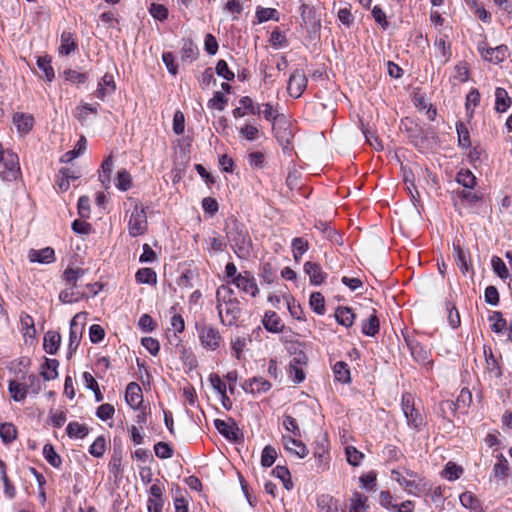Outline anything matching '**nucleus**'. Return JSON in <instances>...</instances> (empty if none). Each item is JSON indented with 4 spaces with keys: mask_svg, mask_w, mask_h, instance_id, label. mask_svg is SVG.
<instances>
[{
    "mask_svg": "<svg viewBox=\"0 0 512 512\" xmlns=\"http://www.w3.org/2000/svg\"><path fill=\"white\" fill-rule=\"evenodd\" d=\"M216 301L220 322L226 326L236 324L241 315L240 302L229 284H223L218 287Z\"/></svg>",
    "mask_w": 512,
    "mask_h": 512,
    "instance_id": "obj_1",
    "label": "nucleus"
},
{
    "mask_svg": "<svg viewBox=\"0 0 512 512\" xmlns=\"http://www.w3.org/2000/svg\"><path fill=\"white\" fill-rule=\"evenodd\" d=\"M0 164L4 169L0 171V178L5 182H11L21 177L19 158L16 153L4 149L0 143Z\"/></svg>",
    "mask_w": 512,
    "mask_h": 512,
    "instance_id": "obj_2",
    "label": "nucleus"
},
{
    "mask_svg": "<svg viewBox=\"0 0 512 512\" xmlns=\"http://www.w3.org/2000/svg\"><path fill=\"white\" fill-rule=\"evenodd\" d=\"M133 209L128 221V233L131 237L143 235L147 231L148 222L144 205L134 200L132 201Z\"/></svg>",
    "mask_w": 512,
    "mask_h": 512,
    "instance_id": "obj_3",
    "label": "nucleus"
},
{
    "mask_svg": "<svg viewBox=\"0 0 512 512\" xmlns=\"http://www.w3.org/2000/svg\"><path fill=\"white\" fill-rule=\"evenodd\" d=\"M196 330L199 342L205 350L215 351L221 346L223 338L218 328L211 324L202 323L196 324Z\"/></svg>",
    "mask_w": 512,
    "mask_h": 512,
    "instance_id": "obj_4",
    "label": "nucleus"
},
{
    "mask_svg": "<svg viewBox=\"0 0 512 512\" xmlns=\"http://www.w3.org/2000/svg\"><path fill=\"white\" fill-rule=\"evenodd\" d=\"M401 406L402 411L407 419L408 425L415 429H419L423 424V417L420 414V412L414 407L413 397L411 394H403Z\"/></svg>",
    "mask_w": 512,
    "mask_h": 512,
    "instance_id": "obj_5",
    "label": "nucleus"
},
{
    "mask_svg": "<svg viewBox=\"0 0 512 512\" xmlns=\"http://www.w3.org/2000/svg\"><path fill=\"white\" fill-rule=\"evenodd\" d=\"M230 283L234 284L241 292L251 297H256L260 292L255 277L249 271L239 273Z\"/></svg>",
    "mask_w": 512,
    "mask_h": 512,
    "instance_id": "obj_6",
    "label": "nucleus"
},
{
    "mask_svg": "<svg viewBox=\"0 0 512 512\" xmlns=\"http://www.w3.org/2000/svg\"><path fill=\"white\" fill-rule=\"evenodd\" d=\"M406 343L415 361L431 369L433 360L430 359V351L414 338H406Z\"/></svg>",
    "mask_w": 512,
    "mask_h": 512,
    "instance_id": "obj_7",
    "label": "nucleus"
},
{
    "mask_svg": "<svg viewBox=\"0 0 512 512\" xmlns=\"http://www.w3.org/2000/svg\"><path fill=\"white\" fill-rule=\"evenodd\" d=\"M83 319V314H76L70 323V332H69V343H68V352L69 355H72L73 352L78 348L83 330L84 324L81 321Z\"/></svg>",
    "mask_w": 512,
    "mask_h": 512,
    "instance_id": "obj_8",
    "label": "nucleus"
},
{
    "mask_svg": "<svg viewBox=\"0 0 512 512\" xmlns=\"http://www.w3.org/2000/svg\"><path fill=\"white\" fill-rule=\"evenodd\" d=\"M307 86V78L302 69H296L289 77L287 91L291 97L299 98Z\"/></svg>",
    "mask_w": 512,
    "mask_h": 512,
    "instance_id": "obj_9",
    "label": "nucleus"
},
{
    "mask_svg": "<svg viewBox=\"0 0 512 512\" xmlns=\"http://www.w3.org/2000/svg\"><path fill=\"white\" fill-rule=\"evenodd\" d=\"M392 479L395 480L408 494L418 496L421 491L420 483L415 479H409L399 470H392Z\"/></svg>",
    "mask_w": 512,
    "mask_h": 512,
    "instance_id": "obj_10",
    "label": "nucleus"
},
{
    "mask_svg": "<svg viewBox=\"0 0 512 512\" xmlns=\"http://www.w3.org/2000/svg\"><path fill=\"white\" fill-rule=\"evenodd\" d=\"M434 55L440 64H446L451 58V45L447 36H440L434 43Z\"/></svg>",
    "mask_w": 512,
    "mask_h": 512,
    "instance_id": "obj_11",
    "label": "nucleus"
},
{
    "mask_svg": "<svg viewBox=\"0 0 512 512\" xmlns=\"http://www.w3.org/2000/svg\"><path fill=\"white\" fill-rule=\"evenodd\" d=\"M282 442H283L285 449L291 455H295L298 458H304L308 455V449L302 441H300L296 438L284 435L282 437Z\"/></svg>",
    "mask_w": 512,
    "mask_h": 512,
    "instance_id": "obj_12",
    "label": "nucleus"
},
{
    "mask_svg": "<svg viewBox=\"0 0 512 512\" xmlns=\"http://www.w3.org/2000/svg\"><path fill=\"white\" fill-rule=\"evenodd\" d=\"M28 259L33 263L50 264L55 261V252L51 247H45L39 250L30 249Z\"/></svg>",
    "mask_w": 512,
    "mask_h": 512,
    "instance_id": "obj_13",
    "label": "nucleus"
},
{
    "mask_svg": "<svg viewBox=\"0 0 512 512\" xmlns=\"http://www.w3.org/2000/svg\"><path fill=\"white\" fill-rule=\"evenodd\" d=\"M125 400L132 409H137L143 402L141 387L136 382L127 385L125 391Z\"/></svg>",
    "mask_w": 512,
    "mask_h": 512,
    "instance_id": "obj_14",
    "label": "nucleus"
},
{
    "mask_svg": "<svg viewBox=\"0 0 512 512\" xmlns=\"http://www.w3.org/2000/svg\"><path fill=\"white\" fill-rule=\"evenodd\" d=\"M264 328L271 333L283 332L285 325L279 315L274 311H266L262 319Z\"/></svg>",
    "mask_w": 512,
    "mask_h": 512,
    "instance_id": "obj_15",
    "label": "nucleus"
},
{
    "mask_svg": "<svg viewBox=\"0 0 512 512\" xmlns=\"http://www.w3.org/2000/svg\"><path fill=\"white\" fill-rule=\"evenodd\" d=\"M115 89L116 84L113 75L106 73L98 84L95 96L100 100H104L107 96H110Z\"/></svg>",
    "mask_w": 512,
    "mask_h": 512,
    "instance_id": "obj_16",
    "label": "nucleus"
},
{
    "mask_svg": "<svg viewBox=\"0 0 512 512\" xmlns=\"http://www.w3.org/2000/svg\"><path fill=\"white\" fill-rule=\"evenodd\" d=\"M271 383L263 377H254L244 384V389L252 394L266 393L271 389Z\"/></svg>",
    "mask_w": 512,
    "mask_h": 512,
    "instance_id": "obj_17",
    "label": "nucleus"
},
{
    "mask_svg": "<svg viewBox=\"0 0 512 512\" xmlns=\"http://www.w3.org/2000/svg\"><path fill=\"white\" fill-rule=\"evenodd\" d=\"M13 123L17 131L24 135L31 131L34 125V117L30 114L15 113L13 115Z\"/></svg>",
    "mask_w": 512,
    "mask_h": 512,
    "instance_id": "obj_18",
    "label": "nucleus"
},
{
    "mask_svg": "<svg viewBox=\"0 0 512 512\" xmlns=\"http://www.w3.org/2000/svg\"><path fill=\"white\" fill-rule=\"evenodd\" d=\"M304 271L309 275L310 282L313 285L322 284L326 278V274L323 272L321 266L314 262H306L304 264Z\"/></svg>",
    "mask_w": 512,
    "mask_h": 512,
    "instance_id": "obj_19",
    "label": "nucleus"
},
{
    "mask_svg": "<svg viewBox=\"0 0 512 512\" xmlns=\"http://www.w3.org/2000/svg\"><path fill=\"white\" fill-rule=\"evenodd\" d=\"M61 335L56 331H48L44 335L43 348L48 354H56L60 347Z\"/></svg>",
    "mask_w": 512,
    "mask_h": 512,
    "instance_id": "obj_20",
    "label": "nucleus"
},
{
    "mask_svg": "<svg viewBox=\"0 0 512 512\" xmlns=\"http://www.w3.org/2000/svg\"><path fill=\"white\" fill-rule=\"evenodd\" d=\"M506 53L507 47L504 45H500L494 48L483 49L481 51V54L485 60L493 62L495 64L502 62L506 57Z\"/></svg>",
    "mask_w": 512,
    "mask_h": 512,
    "instance_id": "obj_21",
    "label": "nucleus"
},
{
    "mask_svg": "<svg viewBox=\"0 0 512 512\" xmlns=\"http://www.w3.org/2000/svg\"><path fill=\"white\" fill-rule=\"evenodd\" d=\"M453 250L456 265L463 274H467L471 267L469 253L463 250L459 245H454Z\"/></svg>",
    "mask_w": 512,
    "mask_h": 512,
    "instance_id": "obj_22",
    "label": "nucleus"
},
{
    "mask_svg": "<svg viewBox=\"0 0 512 512\" xmlns=\"http://www.w3.org/2000/svg\"><path fill=\"white\" fill-rule=\"evenodd\" d=\"M21 331L25 340H34L36 337V329L33 318L26 312L20 314Z\"/></svg>",
    "mask_w": 512,
    "mask_h": 512,
    "instance_id": "obj_23",
    "label": "nucleus"
},
{
    "mask_svg": "<svg viewBox=\"0 0 512 512\" xmlns=\"http://www.w3.org/2000/svg\"><path fill=\"white\" fill-rule=\"evenodd\" d=\"M319 512H345L337 499L323 495L318 500Z\"/></svg>",
    "mask_w": 512,
    "mask_h": 512,
    "instance_id": "obj_24",
    "label": "nucleus"
},
{
    "mask_svg": "<svg viewBox=\"0 0 512 512\" xmlns=\"http://www.w3.org/2000/svg\"><path fill=\"white\" fill-rule=\"evenodd\" d=\"M335 319L338 324L348 328L353 325L355 314L351 308L340 306L335 311Z\"/></svg>",
    "mask_w": 512,
    "mask_h": 512,
    "instance_id": "obj_25",
    "label": "nucleus"
},
{
    "mask_svg": "<svg viewBox=\"0 0 512 512\" xmlns=\"http://www.w3.org/2000/svg\"><path fill=\"white\" fill-rule=\"evenodd\" d=\"M459 500L461 505L471 512H483L479 499L472 492H463Z\"/></svg>",
    "mask_w": 512,
    "mask_h": 512,
    "instance_id": "obj_26",
    "label": "nucleus"
},
{
    "mask_svg": "<svg viewBox=\"0 0 512 512\" xmlns=\"http://www.w3.org/2000/svg\"><path fill=\"white\" fill-rule=\"evenodd\" d=\"M488 321L490 323L491 330L496 334H503L507 330V322L499 311H493L489 315Z\"/></svg>",
    "mask_w": 512,
    "mask_h": 512,
    "instance_id": "obj_27",
    "label": "nucleus"
},
{
    "mask_svg": "<svg viewBox=\"0 0 512 512\" xmlns=\"http://www.w3.org/2000/svg\"><path fill=\"white\" fill-rule=\"evenodd\" d=\"M59 362L56 359L46 358L44 364L41 366L40 374L46 381L55 379L58 376Z\"/></svg>",
    "mask_w": 512,
    "mask_h": 512,
    "instance_id": "obj_28",
    "label": "nucleus"
},
{
    "mask_svg": "<svg viewBox=\"0 0 512 512\" xmlns=\"http://www.w3.org/2000/svg\"><path fill=\"white\" fill-rule=\"evenodd\" d=\"M8 390L11 398L16 402L23 401L28 394L25 384L19 383L16 380L9 381Z\"/></svg>",
    "mask_w": 512,
    "mask_h": 512,
    "instance_id": "obj_29",
    "label": "nucleus"
},
{
    "mask_svg": "<svg viewBox=\"0 0 512 512\" xmlns=\"http://www.w3.org/2000/svg\"><path fill=\"white\" fill-rule=\"evenodd\" d=\"M512 101L504 88L498 87L495 91V109L498 112H505L511 105Z\"/></svg>",
    "mask_w": 512,
    "mask_h": 512,
    "instance_id": "obj_30",
    "label": "nucleus"
},
{
    "mask_svg": "<svg viewBox=\"0 0 512 512\" xmlns=\"http://www.w3.org/2000/svg\"><path fill=\"white\" fill-rule=\"evenodd\" d=\"M493 475L499 480H504L509 475V463L503 454L497 456V462L493 467Z\"/></svg>",
    "mask_w": 512,
    "mask_h": 512,
    "instance_id": "obj_31",
    "label": "nucleus"
},
{
    "mask_svg": "<svg viewBox=\"0 0 512 512\" xmlns=\"http://www.w3.org/2000/svg\"><path fill=\"white\" fill-rule=\"evenodd\" d=\"M67 435L70 438H79L83 439L89 433V428L85 424H80L78 422H70L66 428Z\"/></svg>",
    "mask_w": 512,
    "mask_h": 512,
    "instance_id": "obj_32",
    "label": "nucleus"
},
{
    "mask_svg": "<svg viewBox=\"0 0 512 512\" xmlns=\"http://www.w3.org/2000/svg\"><path fill=\"white\" fill-rule=\"evenodd\" d=\"M367 501L368 498L365 495L355 492L350 499V512H367Z\"/></svg>",
    "mask_w": 512,
    "mask_h": 512,
    "instance_id": "obj_33",
    "label": "nucleus"
},
{
    "mask_svg": "<svg viewBox=\"0 0 512 512\" xmlns=\"http://www.w3.org/2000/svg\"><path fill=\"white\" fill-rule=\"evenodd\" d=\"M333 372L335 375V379L342 383H349L351 380L350 377V369L347 363L343 361H338L335 363L333 367Z\"/></svg>",
    "mask_w": 512,
    "mask_h": 512,
    "instance_id": "obj_34",
    "label": "nucleus"
},
{
    "mask_svg": "<svg viewBox=\"0 0 512 512\" xmlns=\"http://www.w3.org/2000/svg\"><path fill=\"white\" fill-rule=\"evenodd\" d=\"M214 425L218 432L222 434L224 437H226L229 440H234L237 438L236 429L234 426L224 420L216 419L214 421Z\"/></svg>",
    "mask_w": 512,
    "mask_h": 512,
    "instance_id": "obj_35",
    "label": "nucleus"
},
{
    "mask_svg": "<svg viewBox=\"0 0 512 512\" xmlns=\"http://www.w3.org/2000/svg\"><path fill=\"white\" fill-rule=\"evenodd\" d=\"M77 48V44L73 39L70 32H63L61 35V45L59 46V53L69 55Z\"/></svg>",
    "mask_w": 512,
    "mask_h": 512,
    "instance_id": "obj_36",
    "label": "nucleus"
},
{
    "mask_svg": "<svg viewBox=\"0 0 512 512\" xmlns=\"http://www.w3.org/2000/svg\"><path fill=\"white\" fill-rule=\"evenodd\" d=\"M379 332V320L375 313L371 314L362 324V333L375 336Z\"/></svg>",
    "mask_w": 512,
    "mask_h": 512,
    "instance_id": "obj_37",
    "label": "nucleus"
},
{
    "mask_svg": "<svg viewBox=\"0 0 512 512\" xmlns=\"http://www.w3.org/2000/svg\"><path fill=\"white\" fill-rule=\"evenodd\" d=\"M76 287L77 286L71 285L70 288L61 291L59 294L60 301L66 304H71L79 301L84 296V294L79 291H76Z\"/></svg>",
    "mask_w": 512,
    "mask_h": 512,
    "instance_id": "obj_38",
    "label": "nucleus"
},
{
    "mask_svg": "<svg viewBox=\"0 0 512 512\" xmlns=\"http://www.w3.org/2000/svg\"><path fill=\"white\" fill-rule=\"evenodd\" d=\"M112 170H113V159H112V156H109L108 158H106L103 161V163L101 165V171L99 174V179L105 188L109 187L110 174H111Z\"/></svg>",
    "mask_w": 512,
    "mask_h": 512,
    "instance_id": "obj_39",
    "label": "nucleus"
},
{
    "mask_svg": "<svg viewBox=\"0 0 512 512\" xmlns=\"http://www.w3.org/2000/svg\"><path fill=\"white\" fill-rule=\"evenodd\" d=\"M314 458H315L316 466L319 470L324 471L328 468V463H329L330 457H329V452L325 447L321 446V447L316 448V450L314 452Z\"/></svg>",
    "mask_w": 512,
    "mask_h": 512,
    "instance_id": "obj_40",
    "label": "nucleus"
},
{
    "mask_svg": "<svg viewBox=\"0 0 512 512\" xmlns=\"http://www.w3.org/2000/svg\"><path fill=\"white\" fill-rule=\"evenodd\" d=\"M256 18L258 23H263L269 20H275L278 21V12L274 8H264L261 6H258L256 9Z\"/></svg>",
    "mask_w": 512,
    "mask_h": 512,
    "instance_id": "obj_41",
    "label": "nucleus"
},
{
    "mask_svg": "<svg viewBox=\"0 0 512 512\" xmlns=\"http://www.w3.org/2000/svg\"><path fill=\"white\" fill-rule=\"evenodd\" d=\"M484 353H485V358H486L487 371L494 377L499 378L502 375V373H501L498 361L492 353V350L489 349V353H488L487 350L485 349Z\"/></svg>",
    "mask_w": 512,
    "mask_h": 512,
    "instance_id": "obj_42",
    "label": "nucleus"
},
{
    "mask_svg": "<svg viewBox=\"0 0 512 512\" xmlns=\"http://www.w3.org/2000/svg\"><path fill=\"white\" fill-rule=\"evenodd\" d=\"M273 475L279 478L285 489L291 490L293 487V483L291 481V476L289 470L285 466L277 465L273 471Z\"/></svg>",
    "mask_w": 512,
    "mask_h": 512,
    "instance_id": "obj_43",
    "label": "nucleus"
},
{
    "mask_svg": "<svg viewBox=\"0 0 512 512\" xmlns=\"http://www.w3.org/2000/svg\"><path fill=\"white\" fill-rule=\"evenodd\" d=\"M309 304L316 314L323 315L325 313V299L320 292H313L310 295Z\"/></svg>",
    "mask_w": 512,
    "mask_h": 512,
    "instance_id": "obj_44",
    "label": "nucleus"
},
{
    "mask_svg": "<svg viewBox=\"0 0 512 512\" xmlns=\"http://www.w3.org/2000/svg\"><path fill=\"white\" fill-rule=\"evenodd\" d=\"M85 275V270L79 267L76 268H67L64 271L63 278L64 280L72 285L77 286V281Z\"/></svg>",
    "mask_w": 512,
    "mask_h": 512,
    "instance_id": "obj_45",
    "label": "nucleus"
},
{
    "mask_svg": "<svg viewBox=\"0 0 512 512\" xmlns=\"http://www.w3.org/2000/svg\"><path fill=\"white\" fill-rule=\"evenodd\" d=\"M43 454L46 461L53 467H60L62 464L61 457L57 454L54 447L51 444H46L43 448Z\"/></svg>",
    "mask_w": 512,
    "mask_h": 512,
    "instance_id": "obj_46",
    "label": "nucleus"
},
{
    "mask_svg": "<svg viewBox=\"0 0 512 512\" xmlns=\"http://www.w3.org/2000/svg\"><path fill=\"white\" fill-rule=\"evenodd\" d=\"M37 66L42 71L47 81L51 82L54 79L55 74L51 66L50 59H48L47 57H38Z\"/></svg>",
    "mask_w": 512,
    "mask_h": 512,
    "instance_id": "obj_47",
    "label": "nucleus"
},
{
    "mask_svg": "<svg viewBox=\"0 0 512 512\" xmlns=\"http://www.w3.org/2000/svg\"><path fill=\"white\" fill-rule=\"evenodd\" d=\"M463 473V469L453 462H448L442 472L444 478L449 481H454L460 478Z\"/></svg>",
    "mask_w": 512,
    "mask_h": 512,
    "instance_id": "obj_48",
    "label": "nucleus"
},
{
    "mask_svg": "<svg viewBox=\"0 0 512 512\" xmlns=\"http://www.w3.org/2000/svg\"><path fill=\"white\" fill-rule=\"evenodd\" d=\"M132 186V177L128 171L122 169L118 171L116 187L122 191H127Z\"/></svg>",
    "mask_w": 512,
    "mask_h": 512,
    "instance_id": "obj_49",
    "label": "nucleus"
},
{
    "mask_svg": "<svg viewBox=\"0 0 512 512\" xmlns=\"http://www.w3.org/2000/svg\"><path fill=\"white\" fill-rule=\"evenodd\" d=\"M277 458V452L274 447L267 445L264 447L261 455V465L263 467H270L274 464Z\"/></svg>",
    "mask_w": 512,
    "mask_h": 512,
    "instance_id": "obj_50",
    "label": "nucleus"
},
{
    "mask_svg": "<svg viewBox=\"0 0 512 512\" xmlns=\"http://www.w3.org/2000/svg\"><path fill=\"white\" fill-rule=\"evenodd\" d=\"M456 130L458 134V143L463 148H468L471 145L470 135L468 128L462 122L457 123Z\"/></svg>",
    "mask_w": 512,
    "mask_h": 512,
    "instance_id": "obj_51",
    "label": "nucleus"
},
{
    "mask_svg": "<svg viewBox=\"0 0 512 512\" xmlns=\"http://www.w3.org/2000/svg\"><path fill=\"white\" fill-rule=\"evenodd\" d=\"M121 465L122 453L120 451H114L108 466L109 471L114 475L115 478H118L122 475Z\"/></svg>",
    "mask_w": 512,
    "mask_h": 512,
    "instance_id": "obj_52",
    "label": "nucleus"
},
{
    "mask_svg": "<svg viewBox=\"0 0 512 512\" xmlns=\"http://www.w3.org/2000/svg\"><path fill=\"white\" fill-rule=\"evenodd\" d=\"M136 280L139 283H156V273L151 268H142L136 273Z\"/></svg>",
    "mask_w": 512,
    "mask_h": 512,
    "instance_id": "obj_53",
    "label": "nucleus"
},
{
    "mask_svg": "<svg viewBox=\"0 0 512 512\" xmlns=\"http://www.w3.org/2000/svg\"><path fill=\"white\" fill-rule=\"evenodd\" d=\"M456 179L464 188H473L476 184V178L469 170H461Z\"/></svg>",
    "mask_w": 512,
    "mask_h": 512,
    "instance_id": "obj_54",
    "label": "nucleus"
},
{
    "mask_svg": "<svg viewBox=\"0 0 512 512\" xmlns=\"http://www.w3.org/2000/svg\"><path fill=\"white\" fill-rule=\"evenodd\" d=\"M293 256L296 261L308 250V242L301 237L294 238L292 241Z\"/></svg>",
    "mask_w": 512,
    "mask_h": 512,
    "instance_id": "obj_55",
    "label": "nucleus"
},
{
    "mask_svg": "<svg viewBox=\"0 0 512 512\" xmlns=\"http://www.w3.org/2000/svg\"><path fill=\"white\" fill-rule=\"evenodd\" d=\"M345 453L348 463L352 466H358L364 458V454L353 446H347Z\"/></svg>",
    "mask_w": 512,
    "mask_h": 512,
    "instance_id": "obj_56",
    "label": "nucleus"
},
{
    "mask_svg": "<svg viewBox=\"0 0 512 512\" xmlns=\"http://www.w3.org/2000/svg\"><path fill=\"white\" fill-rule=\"evenodd\" d=\"M491 264L494 272L502 279H506L509 276L508 269L503 260L498 256H493Z\"/></svg>",
    "mask_w": 512,
    "mask_h": 512,
    "instance_id": "obj_57",
    "label": "nucleus"
},
{
    "mask_svg": "<svg viewBox=\"0 0 512 512\" xmlns=\"http://www.w3.org/2000/svg\"><path fill=\"white\" fill-rule=\"evenodd\" d=\"M164 491V485L159 480H156V482L149 488L150 497L148 498V501H164Z\"/></svg>",
    "mask_w": 512,
    "mask_h": 512,
    "instance_id": "obj_58",
    "label": "nucleus"
},
{
    "mask_svg": "<svg viewBox=\"0 0 512 512\" xmlns=\"http://www.w3.org/2000/svg\"><path fill=\"white\" fill-rule=\"evenodd\" d=\"M16 428L11 423L0 426V436L5 443H10L16 438Z\"/></svg>",
    "mask_w": 512,
    "mask_h": 512,
    "instance_id": "obj_59",
    "label": "nucleus"
},
{
    "mask_svg": "<svg viewBox=\"0 0 512 512\" xmlns=\"http://www.w3.org/2000/svg\"><path fill=\"white\" fill-rule=\"evenodd\" d=\"M170 313L172 314L171 319H170V325H171L172 329L174 330V332H176V333L183 332L184 328H185V323H184L182 316L176 312L175 307L171 308Z\"/></svg>",
    "mask_w": 512,
    "mask_h": 512,
    "instance_id": "obj_60",
    "label": "nucleus"
},
{
    "mask_svg": "<svg viewBox=\"0 0 512 512\" xmlns=\"http://www.w3.org/2000/svg\"><path fill=\"white\" fill-rule=\"evenodd\" d=\"M154 451L157 457L161 459H168L173 456V449L166 442H158L154 446Z\"/></svg>",
    "mask_w": 512,
    "mask_h": 512,
    "instance_id": "obj_61",
    "label": "nucleus"
},
{
    "mask_svg": "<svg viewBox=\"0 0 512 512\" xmlns=\"http://www.w3.org/2000/svg\"><path fill=\"white\" fill-rule=\"evenodd\" d=\"M149 12L159 21H164L168 18V9L162 4L152 3Z\"/></svg>",
    "mask_w": 512,
    "mask_h": 512,
    "instance_id": "obj_62",
    "label": "nucleus"
},
{
    "mask_svg": "<svg viewBox=\"0 0 512 512\" xmlns=\"http://www.w3.org/2000/svg\"><path fill=\"white\" fill-rule=\"evenodd\" d=\"M106 450V443L103 437H98L90 446L89 452L94 457L100 458L104 455Z\"/></svg>",
    "mask_w": 512,
    "mask_h": 512,
    "instance_id": "obj_63",
    "label": "nucleus"
},
{
    "mask_svg": "<svg viewBox=\"0 0 512 512\" xmlns=\"http://www.w3.org/2000/svg\"><path fill=\"white\" fill-rule=\"evenodd\" d=\"M226 103L227 99L224 97V95L221 92L216 91L213 97L208 101V106L209 108L223 111Z\"/></svg>",
    "mask_w": 512,
    "mask_h": 512,
    "instance_id": "obj_64",
    "label": "nucleus"
}]
</instances>
